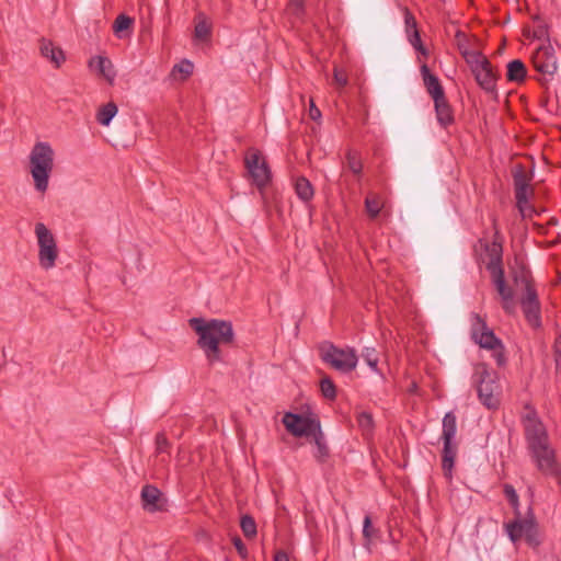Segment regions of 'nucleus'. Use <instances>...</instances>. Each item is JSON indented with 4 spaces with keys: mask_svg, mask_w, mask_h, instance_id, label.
<instances>
[{
    "mask_svg": "<svg viewBox=\"0 0 561 561\" xmlns=\"http://www.w3.org/2000/svg\"><path fill=\"white\" fill-rule=\"evenodd\" d=\"M134 23V20L126 14H119L113 24V31L119 37H122V33L128 31Z\"/></svg>",
    "mask_w": 561,
    "mask_h": 561,
    "instance_id": "nucleus-32",
    "label": "nucleus"
},
{
    "mask_svg": "<svg viewBox=\"0 0 561 561\" xmlns=\"http://www.w3.org/2000/svg\"><path fill=\"white\" fill-rule=\"evenodd\" d=\"M347 168L355 174L359 175L363 171L362 159L357 151L348 150L346 153Z\"/></svg>",
    "mask_w": 561,
    "mask_h": 561,
    "instance_id": "nucleus-31",
    "label": "nucleus"
},
{
    "mask_svg": "<svg viewBox=\"0 0 561 561\" xmlns=\"http://www.w3.org/2000/svg\"><path fill=\"white\" fill-rule=\"evenodd\" d=\"M517 517L507 524H505L506 534L511 541L516 543L522 538L529 545H537V524L534 515L526 518H520V513H516Z\"/></svg>",
    "mask_w": 561,
    "mask_h": 561,
    "instance_id": "nucleus-10",
    "label": "nucleus"
},
{
    "mask_svg": "<svg viewBox=\"0 0 561 561\" xmlns=\"http://www.w3.org/2000/svg\"><path fill=\"white\" fill-rule=\"evenodd\" d=\"M421 75H422L426 91L432 96L433 100L445 95L444 88L440 84L438 77H436L435 75H433L430 71V68L427 67L426 64H423L421 66Z\"/></svg>",
    "mask_w": 561,
    "mask_h": 561,
    "instance_id": "nucleus-20",
    "label": "nucleus"
},
{
    "mask_svg": "<svg viewBox=\"0 0 561 561\" xmlns=\"http://www.w3.org/2000/svg\"><path fill=\"white\" fill-rule=\"evenodd\" d=\"M274 561H289V557L285 551L279 550L275 553Z\"/></svg>",
    "mask_w": 561,
    "mask_h": 561,
    "instance_id": "nucleus-49",
    "label": "nucleus"
},
{
    "mask_svg": "<svg viewBox=\"0 0 561 561\" xmlns=\"http://www.w3.org/2000/svg\"><path fill=\"white\" fill-rule=\"evenodd\" d=\"M457 455V444L454 442H444L443 456H442V468L444 474L447 478H451V472Z\"/></svg>",
    "mask_w": 561,
    "mask_h": 561,
    "instance_id": "nucleus-24",
    "label": "nucleus"
},
{
    "mask_svg": "<svg viewBox=\"0 0 561 561\" xmlns=\"http://www.w3.org/2000/svg\"><path fill=\"white\" fill-rule=\"evenodd\" d=\"M240 527L247 538H253L256 535V523L250 515H243L240 520Z\"/></svg>",
    "mask_w": 561,
    "mask_h": 561,
    "instance_id": "nucleus-35",
    "label": "nucleus"
},
{
    "mask_svg": "<svg viewBox=\"0 0 561 561\" xmlns=\"http://www.w3.org/2000/svg\"><path fill=\"white\" fill-rule=\"evenodd\" d=\"M193 64L190 60H182L180 64L174 65L172 75L175 77L176 73L181 75V80H185L193 72Z\"/></svg>",
    "mask_w": 561,
    "mask_h": 561,
    "instance_id": "nucleus-36",
    "label": "nucleus"
},
{
    "mask_svg": "<svg viewBox=\"0 0 561 561\" xmlns=\"http://www.w3.org/2000/svg\"><path fill=\"white\" fill-rule=\"evenodd\" d=\"M318 351L321 360L339 373H352L357 366L358 356L352 347L341 348L330 341H323L318 345Z\"/></svg>",
    "mask_w": 561,
    "mask_h": 561,
    "instance_id": "nucleus-3",
    "label": "nucleus"
},
{
    "mask_svg": "<svg viewBox=\"0 0 561 561\" xmlns=\"http://www.w3.org/2000/svg\"><path fill=\"white\" fill-rule=\"evenodd\" d=\"M142 508L149 513L162 512L165 510L167 500L162 492L154 485L146 484L141 489Z\"/></svg>",
    "mask_w": 561,
    "mask_h": 561,
    "instance_id": "nucleus-17",
    "label": "nucleus"
},
{
    "mask_svg": "<svg viewBox=\"0 0 561 561\" xmlns=\"http://www.w3.org/2000/svg\"><path fill=\"white\" fill-rule=\"evenodd\" d=\"M283 424L295 437H311L321 427L318 416L311 413L305 415L286 412Z\"/></svg>",
    "mask_w": 561,
    "mask_h": 561,
    "instance_id": "nucleus-7",
    "label": "nucleus"
},
{
    "mask_svg": "<svg viewBox=\"0 0 561 561\" xmlns=\"http://www.w3.org/2000/svg\"><path fill=\"white\" fill-rule=\"evenodd\" d=\"M538 471L545 477L557 479L560 482L561 465L557 460L556 450L550 444L529 450Z\"/></svg>",
    "mask_w": 561,
    "mask_h": 561,
    "instance_id": "nucleus-8",
    "label": "nucleus"
},
{
    "mask_svg": "<svg viewBox=\"0 0 561 561\" xmlns=\"http://www.w3.org/2000/svg\"><path fill=\"white\" fill-rule=\"evenodd\" d=\"M311 437L316 445L313 457L320 463L325 462L330 457V448L327 444L325 436L321 427Z\"/></svg>",
    "mask_w": 561,
    "mask_h": 561,
    "instance_id": "nucleus-25",
    "label": "nucleus"
},
{
    "mask_svg": "<svg viewBox=\"0 0 561 561\" xmlns=\"http://www.w3.org/2000/svg\"><path fill=\"white\" fill-rule=\"evenodd\" d=\"M504 494H505L506 499L508 500L511 506L515 510V513L519 512L518 511V506H519L518 495H517L514 486L511 484H505L504 485Z\"/></svg>",
    "mask_w": 561,
    "mask_h": 561,
    "instance_id": "nucleus-39",
    "label": "nucleus"
},
{
    "mask_svg": "<svg viewBox=\"0 0 561 561\" xmlns=\"http://www.w3.org/2000/svg\"><path fill=\"white\" fill-rule=\"evenodd\" d=\"M288 11L296 18H301L305 12L304 0H289Z\"/></svg>",
    "mask_w": 561,
    "mask_h": 561,
    "instance_id": "nucleus-42",
    "label": "nucleus"
},
{
    "mask_svg": "<svg viewBox=\"0 0 561 561\" xmlns=\"http://www.w3.org/2000/svg\"><path fill=\"white\" fill-rule=\"evenodd\" d=\"M54 150L48 142H36L30 153V172L39 192L48 187V180L54 168Z\"/></svg>",
    "mask_w": 561,
    "mask_h": 561,
    "instance_id": "nucleus-2",
    "label": "nucleus"
},
{
    "mask_svg": "<svg viewBox=\"0 0 561 561\" xmlns=\"http://www.w3.org/2000/svg\"><path fill=\"white\" fill-rule=\"evenodd\" d=\"M512 277L516 286L524 287L525 293L536 290L531 272L524 264L513 268Z\"/></svg>",
    "mask_w": 561,
    "mask_h": 561,
    "instance_id": "nucleus-22",
    "label": "nucleus"
},
{
    "mask_svg": "<svg viewBox=\"0 0 561 561\" xmlns=\"http://www.w3.org/2000/svg\"><path fill=\"white\" fill-rule=\"evenodd\" d=\"M421 55H423L424 57H427L428 56V50L424 47V45L422 44L421 47H416L415 48Z\"/></svg>",
    "mask_w": 561,
    "mask_h": 561,
    "instance_id": "nucleus-50",
    "label": "nucleus"
},
{
    "mask_svg": "<svg viewBox=\"0 0 561 561\" xmlns=\"http://www.w3.org/2000/svg\"><path fill=\"white\" fill-rule=\"evenodd\" d=\"M381 202L377 195H368L365 199V208L370 218H376L381 209Z\"/></svg>",
    "mask_w": 561,
    "mask_h": 561,
    "instance_id": "nucleus-34",
    "label": "nucleus"
},
{
    "mask_svg": "<svg viewBox=\"0 0 561 561\" xmlns=\"http://www.w3.org/2000/svg\"><path fill=\"white\" fill-rule=\"evenodd\" d=\"M320 390L325 399L334 400L336 398V387L329 376H324L321 379Z\"/></svg>",
    "mask_w": 561,
    "mask_h": 561,
    "instance_id": "nucleus-33",
    "label": "nucleus"
},
{
    "mask_svg": "<svg viewBox=\"0 0 561 561\" xmlns=\"http://www.w3.org/2000/svg\"><path fill=\"white\" fill-rule=\"evenodd\" d=\"M38 244V262L44 270L53 268L58 257V248L53 232L43 224L35 225Z\"/></svg>",
    "mask_w": 561,
    "mask_h": 561,
    "instance_id": "nucleus-6",
    "label": "nucleus"
},
{
    "mask_svg": "<svg viewBox=\"0 0 561 561\" xmlns=\"http://www.w3.org/2000/svg\"><path fill=\"white\" fill-rule=\"evenodd\" d=\"M527 69L524 62L519 59H514L507 65L506 78L512 82H523L526 79Z\"/></svg>",
    "mask_w": 561,
    "mask_h": 561,
    "instance_id": "nucleus-26",
    "label": "nucleus"
},
{
    "mask_svg": "<svg viewBox=\"0 0 561 561\" xmlns=\"http://www.w3.org/2000/svg\"><path fill=\"white\" fill-rule=\"evenodd\" d=\"M513 180L515 187L516 205L523 216H526L527 211H531V207L528 205V188L530 179L522 165H517L513 171Z\"/></svg>",
    "mask_w": 561,
    "mask_h": 561,
    "instance_id": "nucleus-13",
    "label": "nucleus"
},
{
    "mask_svg": "<svg viewBox=\"0 0 561 561\" xmlns=\"http://www.w3.org/2000/svg\"><path fill=\"white\" fill-rule=\"evenodd\" d=\"M377 534V530L371 525V519L369 515H366L363 523V536L366 545H368L371 539Z\"/></svg>",
    "mask_w": 561,
    "mask_h": 561,
    "instance_id": "nucleus-40",
    "label": "nucleus"
},
{
    "mask_svg": "<svg viewBox=\"0 0 561 561\" xmlns=\"http://www.w3.org/2000/svg\"><path fill=\"white\" fill-rule=\"evenodd\" d=\"M457 432V419L454 412H447L443 419V442H454Z\"/></svg>",
    "mask_w": 561,
    "mask_h": 561,
    "instance_id": "nucleus-28",
    "label": "nucleus"
},
{
    "mask_svg": "<svg viewBox=\"0 0 561 561\" xmlns=\"http://www.w3.org/2000/svg\"><path fill=\"white\" fill-rule=\"evenodd\" d=\"M469 62L478 84L486 92H494L496 77L490 61L481 54H476Z\"/></svg>",
    "mask_w": 561,
    "mask_h": 561,
    "instance_id": "nucleus-12",
    "label": "nucleus"
},
{
    "mask_svg": "<svg viewBox=\"0 0 561 561\" xmlns=\"http://www.w3.org/2000/svg\"><path fill=\"white\" fill-rule=\"evenodd\" d=\"M170 442L163 433H158L156 436V451L157 454H168L170 449Z\"/></svg>",
    "mask_w": 561,
    "mask_h": 561,
    "instance_id": "nucleus-41",
    "label": "nucleus"
},
{
    "mask_svg": "<svg viewBox=\"0 0 561 561\" xmlns=\"http://www.w3.org/2000/svg\"><path fill=\"white\" fill-rule=\"evenodd\" d=\"M233 541V546L236 548V550L238 551V553L240 554L241 558H247L248 556V549L245 547V545L243 543V541L241 540L240 537H234L232 539Z\"/></svg>",
    "mask_w": 561,
    "mask_h": 561,
    "instance_id": "nucleus-44",
    "label": "nucleus"
},
{
    "mask_svg": "<svg viewBox=\"0 0 561 561\" xmlns=\"http://www.w3.org/2000/svg\"><path fill=\"white\" fill-rule=\"evenodd\" d=\"M407 35H408L410 44L414 48H416L419 46L421 47L422 41H421V36H420L419 30H413V32L407 33Z\"/></svg>",
    "mask_w": 561,
    "mask_h": 561,
    "instance_id": "nucleus-45",
    "label": "nucleus"
},
{
    "mask_svg": "<svg viewBox=\"0 0 561 561\" xmlns=\"http://www.w3.org/2000/svg\"><path fill=\"white\" fill-rule=\"evenodd\" d=\"M404 22L407 33L413 32V30H417L416 20L409 10L405 11Z\"/></svg>",
    "mask_w": 561,
    "mask_h": 561,
    "instance_id": "nucleus-43",
    "label": "nucleus"
},
{
    "mask_svg": "<svg viewBox=\"0 0 561 561\" xmlns=\"http://www.w3.org/2000/svg\"><path fill=\"white\" fill-rule=\"evenodd\" d=\"M533 65L542 75H553L557 69V58L550 44L539 46L533 54Z\"/></svg>",
    "mask_w": 561,
    "mask_h": 561,
    "instance_id": "nucleus-15",
    "label": "nucleus"
},
{
    "mask_svg": "<svg viewBox=\"0 0 561 561\" xmlns=\"http://www.w3.org/2000/svg\"><path fill=\"white\" fill-rule=\"evenodd\" d=\"M471 336L481 347L494 351V357L499 366L505 363L504 345L502 341L495 336L493 330L488 327L479 314H473Z\"/></svg>",
    "mask_w": 561,
    "mask_h": 561,
    "instance_id": "nucleus-5",
    "label": "nucleus"
},
{
    "mask_svg": "<svg viewBox=\"0 0 561 561\" xmlns=\"http://www.w3.org/2000/svg\"><path fill=\"white\" fill-rule=\"evenodd\" d=\"M89 67L98 71L108 83H113L116 77L112 61L103 56H96L90 59Z\"/></svg>",
    "mask_w": 561,
    "mask_h": 561,
    "instance_id": "nucleus-21",
    "label": "nucleus"
},
{
    "mask_svg": "<svg viewBox=\"0 0 561 561\" xmlns=\"http://www.w3.org/2000/svg\"><path fill=\"white\" fill-rule=\"evenodd\" d=\"M194 34L198 39H207L210 36V26L205 19L196 23Z\"/></svg>",
    "mask_w": 561,
    "mask_h": 561,
    "instance_id": "nucleus-38",
    "label": "nucleus"
},
{
    "mask_svg": "<svg viewBox=\"0 0 561 561\" xmlns=\"http://www.w3.org/2000/svg\"><path fill=\"white\" fill-rule=\"evenodd\" d=\"M309 116L313 121H318L321 117L320 110L314 105L313 101L310 102Z\"/></svg>",
    "mask_w": 561,
    "mask_h": 561,
    "instance_id": "nucleus-48",
    "label": "nucleus"
},
{
    "mask_svg": "<svg viewBox=\"0 0 561 561\" xmlns=\"http://www.w3.org/2000/svg\"><path fill=\"white\" fill-rule=\"evenodd\" d=\"M534 37L541 39L548 38V27L546 24H538L534 30Z\"/></svg>",
    "mask_w": 561,
    "mask_h": 561,
    "instance_id": "nucleus-46",
    "label": "nucleus"
},
{
    "mask_svg": "<svg viewBox=\"0 0 561 561\" xmlns=\"http://www.w3.org/2000/svg\"><path fill=\"white\" fill-rule=\"evenodd\" d=\"M492 282L501 297L502 308L507 314L516 312V302L514 300V291L507 286L504 272L491 275Z\"/></svg>",
    "mask_w": 561,
    "mask_h": 561,
    "instance_id": "nucleus-16",
    "label": "nucleus"
},
{
    "mask_svg": "<svg viewBox=\"0 0 561 561\" xmlns=\"http://www.w3.org/2000/svg\"><path fill=\"white\" fill-rule=\"evenodd\" d=\"M524 428L529 450L550 444L547 430L542 422L537 417L535 411H530L525 415Z\"/></svg>",
    "mask_w": 561,
    "mask_h": 561,
    "instance_id": "nucleus-11",
    "label": "nucleus"
},
{
    "mask_svg": "<svg viewBox=\"0 0 561 561\" xmlns=\"http://www.w3.org/2000/svg\"><path fill=\"white\" fill-rule=\"evenodd\" d=\"M484 250L489 261L486 262V270L491 275L497 272H504L503 268V248L500 241L499 231H495L494 240L491 243H485Z\"/></svg>",
    "mask_w": 561,
    "mask_h": 561,
    "instance_id": "nucleus-18",
    "label": "nucleus"
},
{
    "mask_svg": "<svg viewBox=\"0 0 561 561\" xmlns=\"http://www.w3.org/2000/svg\"><path fill=\"white\" fill-rule=\"evenodd\" d=\"M433 101L435 106L436 118L439 125L444 128L451 125L455 122L454 111L448 100L446 99V95L434 99Z\"/></svg>",
    "mask_w": 561,
    "mask_h": 561,
    "instance_id": "nucleus-19",
    "label": "nucleus"
},
{
    "mask_svg": "<svg viewBox=\"0 0 561 561\" xmlns=\"http://www.w3.org/2000/svg\"><path fill=\"white\" fill-rule=\"evenodd\" d=\"M117 111V105L114 102H108L99 108L96 121L103 126H108Z\"/></svg>",
    "mask_w": 561,
    "mask_h": 561,
    "instance_id": "nucleus-29",
    "label": "nucleus"
},
{
    "mask_svg": "<svg viewBox=\"0 0 561 561\" xmlns=\"http://www.w3.org/2000/svg\"><path fill=\"white\" fill-rule=\"evenodd\" d=\"M244 164L253 184L262 191L271 182L272 173L261 152L253 148L250 149L245 154Z\"/></svg>",
    "mask_w": 561,
    "mask_h": 561,
    "instance_id": "nucleus-9",
    "label": "nucleus"
},
{
    "mask_svg": "<svg viewBox=\"0 0 561 561\" xmlns=\"http://www.w3.org/2000/svg\"><path fill=\"white\" fill-rule=\"evenodd\" d=\"M520 306L528 324L538 329L541 327V306L537 290L525 293L520 298Z\"/></svg>",
    "mask_w": 561,
    "mask_h": 561,
    "instance_id": "nucleus-14",
    "label": "nucleus"
},
{
    "mask_svg": "<svg viewBox=\"0 0 561 561\" xmlns=\"http://www.w3.org/2000/svg\"><path fill=\"white\" fill-rule=\"evenodd\" d=\"M473 380L480 402L488 409H496L500 405L499 385L486 364L479 363L474 366Z\"/></svg>",
    "mask_w": 561,
    "mask_h": 561,
    "instance_id": "nucleus-4",
    "label": "nucleus"
},
{
    "mask_svg": "<svg viewBox=\"0 0 561 561\" xmlns=\"http://www.w3.org/2000/svg\"><path fill=\"white\" fill-rule=\"evenodd\" d=\"M362 357L367 363V365L374 370L377 369V365L379 362L378 353L374 347H365L362 353Z\"/></svg>",
    "mask_w": 561,
    "mask_h": 561,
    "instance_id": "nucleus-37",
    "label": "nucleus"
},
{
    "mask_svg": "<svg viewBox=\"0 0 561 561\" xmlns=\"http://www.w3.org/2000/svg\"><path fill=\"white\" fill-rule=\"evenodd\" d=\"M39 50L42 56L50 60L57 68L65 61L62 49L55 46L50 41L42 39Z\"/></svg>",
    "mask_w": 561,
    "mask_h": 561,
    "instance_id": "nucleus-23",
    "label": "nucleus"
},
{
    "mask_svg": "<svg viewBox=\"0 0 561 561\" xmlns=\"http://www.w3.org/2000/svg\"><path fill=\"white\" fill-rule=\"evenodd\" d=\"M190 327L198 335L197 345L203 350L210 365L221 362L220 345L233 343L234 332L230 321L204 318H191Z\"/></svg>",
    "mask_w": 561,
    "mask_h": 561,
    "instance_id": "nucleus-1",
    "label": "nucleus"
},
{
    "mask_svg": "<svg viewBox=\"0 0 561 561\" xmlns=\"http://www.w3.org/2000/svg\"><path fill=\"white\" fill-rule=\"evenodd\" d=\"M356 421L364 436L368 437L373 434L375 423L369 412L362 411L357 413Z\"/></svg>",
    "mask_w": 561,
    "mask_h": 561,
    "instance_id": "nucleus-30",
    "label": "nucleus"
},
{
    "mask_svg": "<svg viewBox=\"0 0 561 561\" xmlns=\"http://www.w3.org/2000/svg\"><path fill=\"white\" fill-rule=\"evenodd\" d=\"M295 191L297 196L305 203L310 202L314 195L312 184L305 176H299L296 179Z\"/></svg>",
    "mask_w": 561,
    "mask_h": 561,
    "instance_id": "nucleus-27",
    "label": "nucleus"
},
{
    "mask_svg": "<svg viewBox=\"0 0 561 561\" xmlns=\"http://www.w3.org/2000/svg\"><path fill=\"white\" fill-rule=\"evenodd\" d=\"M334 80L340 87H345L347 84L346 75L337 69L334 70Z\"/></svg>",
    "mask_w": 561,
    "mask_h": 561,
    "instance_id": "nucleus-47",
    "label": "nucleus"
}]
</instances>
